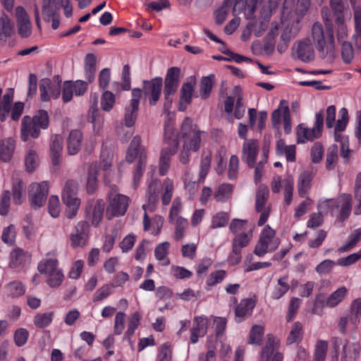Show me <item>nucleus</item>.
Listing matches in <instances>:
<instances>
[{"label":"nucleus","mask_w":361,"mask_h":361,"mask_svg":"<svg viewBox=\"0 0 361 361\" xmlns=\"http://www.w3.org/2000/svg\"><path fill=\"white\" fill-rule=\"evenodd\" d=\"M98 171V166L96 164H92L89 167L87 190L90 194L93 193L97 189Z\"/></svg>","instance_id":"37"},{"label":"nucleus","mask_w":361,"mask_h":361,"mask_svg":"<svg viewBox=\"0 0 361 361\" xmlns=\"http://www.w3.org/2000/svg\"><path fill=\"white\" fill-rule=\"evenodd\" d=\"M54 316V311L37 314L34 317L33 323L37 328H45L51 323Z\"/></svg>","instance_id":"42"},{"label":"nucleus","mask_w":361,"mask_h":361,"mask_svg":"<svg viewBox=\"0 0 361 361\" xmlns=\"http://www.w3.org/2000/svg\"><path fill=\"white\" fill-rule=\"evenodd\" d=\"M214 83V75L203 77L200 82V95L202 99H207L212 92Z\"/></svg>","instance_id":"36"},{"label":"nucleus","mask_w":361,"mask_h":361,"mask_svg":"<svg viewBox=\"0 0 361 361\" xmlns=\"http://www.w3.org/2000/svg\"><path fill=\"white\" fill-rule=\"evenodd\" d=\"M230 5L227 1H224L222 6L215 11L214 17L217 25H221L230 13Z\"/></svg>","instance_id":"56"},{"label":"nucleus","mask_w":361,"mask_h":361,"mask_svg":"<svg viewBox=\"0 0 361 361\" xmlns=\"http://www.w3.org/2000/svg\"><path fill=\"white\" fill-rule=\"evenodd\" d=\"M82 133L79 130H73L67 138V150L70 155H75L80 150L82 144Z\"/></svg>","instance_id":"24"},{"label":"nucleus","mask_w":361,"mask_h":361,"mask_svg":"<svg viewBox=\"0 0 361 361\" xmlns=\"http://www.w3.org/2000/svg\"><path fill=\"white\" fill-rule=\"evenodd\" d=\"M180 69L178 67H171L168 69L164 84V96L165 102L164 104V110L168 111L172 103L171 95L174 94L178 87L180 82Z\"/></svg>","instance_id":"9"},{"label":"nucleus","mask_w":361,"mask_h":361,"mask_svg":"<svg viewBox=\"0 0 361 361\" xmlns=\"http://www.w3.org/2000/svg\"><path fill=\"white\" fill-rule=\"evenodd\" d=\"M295 49L298 58L303 62H309L314 59V51L309 39L298 42Z\"/></svg>","instance_id":"22"},{"label":"nucleus","mask_w":361,"mask_h":361,"mask_svg":"<svg viewBox=\"0 0 361 361\" xmlns=\"http://www.w3.org/2000/svg\"><path fill=\"white\" fill-rule=\"evenodd\" d=\"M294 181L292 177L283 179V188L284 190V201L287 205L290 204L293 199Z\"/></svg>","instance_id":"54"},{"label":"nucleus","mask_w":361,"mask_h":361,"mask_svg":"<svg viewBox=\"0 0 361 361\" xmlns=\"http://www.w3.org/2000/svg\"><path fill=\"white\" fill-rule=\"evenodd\" d=\"M89 224L85 221H79L70 235V244L73 248L84 247L88 240Z\"/></svg>","instance_id":"17"},{"label":"nucleus","mask_w":361,"mask_h":361,"mask_svg":"<svg viewBox=\"0 0 361 361\" xmlns=\"http://www.w3.org/2000/svg\"><path fill=\"white\" fill-rule=\"evenodd\" d=\"M255 306V300L250 298L242 300L235 309L236 322H240L245 318L250 317Z\"/></svg>","instance_id":"23"},{"label":"nucleus","mask_w":361,"mask_h":361,"mask_svg":"<svg viewBox=\"0 0 361 361\" xmlns=\"http://www.w3.org/2000/svg\"><path fill=\"white\" fill-rule=\"evenodd\" d=\"M10 264L13 267L24 266L29 261V256L20 248L15 249L11 254Z\"/></svg>","instance_id":"38"},{"label":"nucleus","mask_w":361,"mask_h":361,"mask_svg":"<svg viewBox=\"0 0 361 361\" xmlns=\"http://www.w3.org/2000/svg\"><path fill=\"white\" fill-rule=\"evenodd\" d=\"M360 348L356 343H347L343 348L341 361H356L359 357Z\"/></svg>","instance_id":"31"},{"label":"nucleus","mask_w":361,"mask_h":361,"mask_svg":"<svg viewBox=\"0 0 361 361\" xmlns=\"http://www.w3.org/2000/svg\"><path fill=\"white\" fill-rule=\"evenodd\" d=\"M116 101L115 94L108 90H104L101 97V107L105 111H109Z\"/></svg>","instance_id":"52"},{"label":"nucleus","mask_w":361,"mask_h":361,"mask_svg":"<svg viewBox=\"0 0 361 361\" xmlns=\"http://www.w3.org/2000/svg\"><path fill=\"white\" fill-rule=\"evenodd\" d=\"M164 141L168 146L161 149L159 161V173L161 176H164L168 172L171 158L177 152L179 145L177 134L169 123H165Z\"/></svg>","instance_id":"3"},{"label":"nucleus","mask_w":361,"mask_h":361,"mask_svg":"<svg viewBox=\"0 0 361 361\" xmlns=\"http://www.w3.org/2000/svg\"><path fill=\"white\" fill-rule=\"evenodd\" d=\"M140 98L141 90L139 88L133 89L132 99L124 109L123 122L126 127L133 126L137 120Z\"/></svg>","instance_id":"13"},{"label":"nucleus","mask_w":361,"mask_h":361,"mask_svg":"<svg viewBox=\"0 0 361 361\" xmlns=\"http://www.w3.org/2000/svg\"><path fill=\"white\" fill-rule=\"evenodd\" d=\"M348 289L345 286H341L333 292L324 302L323 305L333 308L341 302L345 298Z\"/></svg>","instance_id":"29"},{"label":"nucleus","mask_w":361,"mask_h":361,"mask_svg":"<svg viewBox=\"0 0 361 361\" xmlns=\"http://www.w3.org/2000/svg\"><path fill=\"white\" fill-rule=\"evenodd\" d=\"M15 32L14 24L12 20L5 13L0 17V41L5 42Z\"/></svg>","instance_id":"27"},{"label":"nucleus","mask_w":361,"mask_h":361,"mask_svg":"<svg viewBox=\"0 0 361 361\" xmlns=\"http://www.w3.org/2000/svg\"><path fill=\"white\" fill-rule=\"evenodd\" d=\"M275 231L269 226H267L262 230L259 242L255 247V255L262 257L267 252L276 250L279 245V240L275 238Z\"/></svg>","instance_id":"10"},{"label":"nucleus","mask_w":361,"mask_h":361,"mask_svg":"<svg viewBox=\"0 0 361 361\" xmlns=\"http://www.w3.org/2000/svg\"><path fill=\"white\" fill-rule=\"evenodd\" d=\"M361 239V228L356 229L349 237V241L338 248L339 252H345L353 249Z\"/></svg>","instance_id":"51"},{"label":"nucleus","mask_w":361,"mask_h":361,"mask_svg":"<svg viewBox=\"0 0 361 361\" xmlns=\"http://www.w3.org/2000/svg\"><path fill=\"white\" fill-rule=\"evenodd\" d=\"M15 148L14 141L9 138L0 140V161H8Z\"/></svg>","instance_id":"34"},{"label":"nucleus","mask_w":361,"mask_h":361,"mask_svg":"<svg viewBox=\"0 0 361 361\" xmlns=\"http://www.w3.org/2000/svg\"><path fill=\"white\" fill-rule=\"evenodd\" d=\"M354 197L356 205L354 208L355 215L361 214V172L359 173L355 178L354 186Z\"/></svg>","instance_id":"46"},{"label":"nucleus","mask_w":361,"mask_h":361,"mask_svg":"<svg viewBox=\"0 0 361 361\" xmlns=\"http://www.w3.org/2000/svg\"><path fill=\"white\" fill-rule=\"evenodd\" d=\"M299 30L300 28L298 22L295 25H293L291 27L286 26L281 36L282 42L286 44H288L290 39L297 35Z\"/></svg>","instance_id":"61"},{"label":"nucleus","mask_w":361,"mask_h":361,"mask_svg":"<svg viewBox=\"0 0 361 361\" xmlns=\"http://www.w3.org/2000/svg\"><path fill=\"white\" fill-rule=\"evenodd\" d=\"M6 291L8 296L11 298H18L24 295L25 287L21 281H14L6 286Z\"/></svg>","instance_id":"41"},{"label":"nucleus","mask_w":361,"mask_h":361,"mask_svg":"<svg viewBox=\"0 0 361 361\" xmlns=\"http://www.w3.org/2000/svg\"><path fill=\"white\" fill-rule=\"evenodd\" d=\"M78 183L73 180L66 182L63 192L62 201L66 205L65 215L68 219H73L77 215L80 205V200L77 196Z\"/></svg>","instance_id":"6"},{"label":"nucleus","mask_w":361,"mask_h":361,"mask_svg":"<svg viewBox=\"0 0 361 361\" xmlns=\"http://www.w3.org/2000/svg\"><path fill=\"white\" fill-rule=\"evenodd\" d=\"M229 220V215L226 212H221L216 214L212 220L211 228H217L224 227L227 225Z\"/></svg>","instance_id":"59"},{"label":"nucleus","mask_w":361,"mask_h":361,"mask_svg":"<svg viewBox=\"0 0 361 361\" xmlns=\"http://www.w3.org/2000/svg\"><path fill=\"white\" fill-rule=\"evenodd\" d=\"M170 247V243L168 242H164L159 243L154 250V256L158 261H161L162 264L168 266L170 264V260L167 257L169 250Z\"/></svg>","instance_id":"40"},{"label":"nucleus","mask_w":361,"mask_h":361,"mask_svg":"<svg viewBox=\"0 0 361 361\" xmlns=\"http://www.w3.org/2000/svg\"><path fill=\"white\" fill-rule=\"evenodd\" d=\"M163 87V80L161 77H157L142 82L141 96L143 95L145 101H147L149 106H155L159 100Z\"/></svg>","instance_id":"12"},{"label":"nucleus","mask_w":361,"mask_h":361,"mask_svg":"<svg viewBox=\"0 0 361 361\" xmlns=\"http://www.w3.org/2000/svg\"><path fill=\"white\" fill-rule=\"evenodd\" d=\"M324 125V116L322 112H318L315 115L314 126L312 128L305 126L301 123L297 127V142L298 144L305 143L307 141H312L320 137Z\"/></svg>","instance_id":"11"},{"label":"nucleus","mask_w":361,"mask_h":361,"mask_svg":"<svg viewBox=\"0 0 361 361\" xmlns=\"http://www.w3.org/2000/svg\"><path fill=\"white\" fill-rule=\"evenodd\" d=\"M141 319V315L139 312H136L133 313L128 322V329L126 332V338L130 339V337L134 334L135 329L140 324Z\"/></svg>","instance_id":"58"},{"label":"nucleus","mask_w":361,"mask_h":361,"mask_svg":"<svg viewBox=\"0 0 361 361\" xmlns=\"http://www.w3.org/2000/svg\"><path fill=\"white\" fill-rule=\"evenodd\" d=\"M290 113L287 101L282 99L277 109L274 110L271 114V123L274 126L281 123V117L283 119L286 114Z\"/></svg>","instance_id":"35"},{"label":"nucleus","mask_w":361,"mask_h":361,"mask_svg":"<svg viewBox=\"0 0 361 361\" xmlns=\"http://www.w3.org/2000/svg\"><path fill=\"white\" fill-rule=\"evenodd\" d=\"M295 145H286L283 140H280L277 142L276 153L279 155L284 154L288 161H295Z\"/></svg>","instance_id":"33"},{"label":"nucleus","mask_w":361,"mask_h":361,"mask_svg":"<svg viewBox=\"0 0 361 361\" xmlns=\"http://www.w3.org/2000/svg\"><path fill=\"white\" fill-rule=\"evenodd\" d=\"M233 192V185L230 183L220 185L214 192V198L217 202H226L228 200Z\"/></svg>","instance_id":"43"},{"label":"nucleus","mask_w":361,"mask_h":361,"mask_svg":"<svg viewBox=\"0 0 361 361\" xmlns=\"http://www.w3.org/2000/svg\"><path fill=\"white\" fill-rule=\"evenodd\" d=\"M50 154L52 164L58 166L60 164V158L63 149V138L59 135H54L50 140Z\"/></svg>","instance_id":"26"},{"label":"nucleus","mask_w":361,"mask_h":361,"mask_svg":"<svg viewBox=\"0 0 361 361\" xmlns=\"http://www.w3.org/2000/svg\"><path fill=\"white\" fill-rule=\"evenodd\" d=\"M25 165L27 172H33L38 165V157L35 152L30 151L25 159Z\"/></svg>","instance_id":"64"},{"label":"nucleus","mask_w":361,"mask_h":361,"mask_svg":"<svg viewBox=\"0 0 361 361\" xmlns=\"http://www.w3.org/2000/svg\"><path fill=\"white\" fill-rule=\"evenodd\" d=\"M279 344L274 338L269 335L264 347L262 348L259 361H283V355L278 350Z\"/></svg>","instance_id":"18"},{"label":"nucleus","mask_w":361,"mask_h":361,"mask_svg":"<svg viewBox=\"0 0 361 361\" xmlns=\"http://www.w3.org/2000/svg\"><path fill=\"white\" fill-rule=\"evenodd\" d=\"M130 199L128 196L119 194L117 190L112 188L109 192V204L106 211L108 219L114 216H123L128 207Z\"/></svg>","instance_id":"8"},{"label":"nucleus","mask_w":361,"mask_h":361,"mask_svg":"<svg viewBox=\"0 0 361 361\" xmlns=\"http://www.w3.org/2000/svg\"><path fill=\"white\" fill-rule=\"evenodd\" d=\"M193 93V87L190 82H184L180 89L179 110L184 111L190 104Z\"/></svg>","instance_id":"28"},{"label":"nucleus","mask_w":361,"mask_h":361,"mask_svg":"<svg viewBox=\"0 0 361 361\" xmlns=\"http://www.w3.org/2000/svg\"><path fill=\"white\" fill-rule=\"evenodd\" d=\"M312 41L322 59L331 61L335 56L334 32L327 28L324 32L322 25L319 23L313 24L311 30Z\"/></svg>","instance_id":"1"},{"label":"nucleus","mask_w":361,"mask_h":361,"mask_svg":"<svg viewBox=\"0 0 361 361\" xmlns=\"http://www.w3.org/2000/svg\"><path fill=\"white\" fill-rule=\"evenodd\" d=\"M233 94H234L237 98L234 116L236 118L240 119L243 117L245 113V107L242 104L243 95L240 86L234 87L233 89Z\"/></svg>","instance_id":"49"},{"label":"nucleus","mask_w":361,"mask_h":361,"mask_svg":"<svg viewBox=\"0 0 361 361\" xmlns=\"http://www.w3.org/2000/svg\"><path fill=\"white\" fill-rule=\"evenodd\" d=\"M104 203L102 200H97L94 209L92 214V223L94 226H97L102 219L104 211Z\"/></svg>","instance_id":"60"},{"label":"nucleus","mask_w":361,"mask_h":361,"mask_svg":"<svg viewBox=\"0 0 361 361\" xmlns=\"http://www.w3.org/2000/svg\"><path fill=\"white\" fill-rule=\"evenodd\" d=\"M350 322L356 327L360 322L361 318V298L353 300L349 307Z\"/></svg>","instance_id":"32"},{"label":"nucleus","mask_w":361,"mask_h":361,"mask_svg":"<svg viewBox=\"0 0 361 361\" xmlns=\"http://www.w3.org/2000/svg\"><path fill=\"white\" fill-rule=\"evenodd\" d=\"M328 350V343L325 341H318L315 345L313 361H324Z\"/></svg>","instance_id":"53"},{"label":"nucleus","mask_w":361,"mask_h":361,"mask_svg":"<svg viewBox=\"0 0 361 361\" xmlns=\"http://www.w3.org/2000/svg\"><path fill=\"white\" fill-rule=\"evenodd\" d=\"M18 32L22 37H27L31 35L32 25L30 18L23 6L16 8Z\"/></svg>","instance_id":"20"},{"label":"nucleus","mask_w":361,"mask_h":361,"mask_svg":"<svg viewBox=\"0 0 361 361\" xmlns=\"http://www.w3.org/2000/svg\"><path fill=\"white\" fill-rule=\"evenodd\" d=\"M181 133L184 138V144L179 154L180 162L187 164L190 160V150L197 151L200 147L201 132L192 126L190 118H185L181 126Z\"/></svg>","instance_id":"2"},{"label":"nucleus","mask_w":361,"mask_h":361,"mask_svg":"<svg viewBox=\"0 0 361 361\" xmlns=\"http://www.w3.org/2000/svg\"><path fill=\"white\" fill-rule=\"evenodd\" d=\"M338 147L336 145H331L326 152V168L327 170H333L338 161Z\"/></svg>","instance_id":"45"},{"label":"nucleus","mask_w":361,"mask_h":361,"mask_svg":"<svg viewBox=\"0 0 361 361\" xmlns=\"http://www.w3.org/2000/svg\"><path fill=\"white\" fill-rule=\"evenodd\" d=\"M341 56L343 61L346 63H350L354 57V51L352 44L346 41L341 43Z\"/></svg>","instance_id":"63"},{"label":"nucleus","mask_w":361,"mask_h":361,"mask_svg":"<svg viewBox=\"0 0 361 361\" xmlns=\"http://www.w3.org/2000/svg\"><path fill=\"white\" fill-rule=\"evenodd\" d=\"M173 182L169 178H166L164 181V193L162 195V203L168 205L171 200L173 192Z\"/></svg>","instance_id":"55"},{"label":"nucleus","mask_w":361,"mask_h":361,"mask_svg":"<svg viewBox=\"0 0 361 361\" xmlns=\"http://www.w3.org/2000/svg\"><path fill=\"white\" fill-rule=\"evenodd\" d=\"M54 0H49L47 1L46 0H43V6H42V16L43 19L47 21H51V19L58 16L57 11L58 8L54 7Z\"/></svg>","instance_id":"48"},{"label":"nucleus","mask_w":361,"mask_h":361,"mask_svg":"<svg viewBox=\"0 0 361 361\" xmlns=\"http://www.w3.org/2000/svg\"><path fill=\"white\" fill-rule=\"evenodd\" d=\"M302 329L303 326L300 322H295L293 324L289 335L287 337V344L291 345L295 343H299L302 338Z\"/></svg>","instance_id":"39"},{"label":"nucleus","mask_w":361,"mask_h":361,"mask_svg":"<svg viewBox=\"0 0 361 361\" xmlns=\"http://www.w3.org/2000/svg\"><path fill=\"white\" fill-rule=\"evenodd\" d=\"M259 152V144L256 140H249L244 142L242 149V160L249 168H254Z\"/></svg>","instance_id":"19"},{"label":"nucleus","mask_w":361,"mask_h":361,"mask_svg":"<svg viewBox=\"0 0 361 361\" xmlns=\"http://www.w3.org/2000/svg\"><path fill=\"white\" fill-rule=\"evenodd\" d=\"M262 7L261 8V15L264 18L271 16L272 11L276 8L279 0H260Z\"/></svg>","instance_id":"57"},{"label":"nucleus","mask_w":361,"mask_h":361,"mask_svg":"<svg viewBox=\"0 0 361 361\" xmlns=\"http://www.w3.org/2000/svg\"><path fill=\"white\" fill-rule=\"evenodd\" d=\"M264 328L261 325H253L249 336L248 343L252 345H259L264 335Z\"/></svg>","instance_id":"47"},{"label":"nucleus","mask_w":361,"mask_h":361,"mask_svg":"<svg viewBox=\"0 0 361 361\" xmlns=\"http://www.w3.org/2000/svg\"><path fill=\"white\" fill-rule=\"evenodd\" d=\"M252 233H240L235 235L232 243V252L231 253L228 261L231 265L238 264L241 260V250L246 247L251 238Z\"/></svg>","instance_id":"15"},{"label":"nucleus","mask_w":361,"mask_h":361,"mask_svg":"<svg viewBox=\"0 0 361 361\" xmlns=\"http://www.w3.org/2000/svg\"><path fill=\"white\" fill-rule=\"evenodd\" d=\"M269 189L267 187H259L256 194L255 209L257 212H262L269 198Z\"/></svg>","instance_id":"44"},{"label":"nucleus","mask_w":361,"mask_h":361,"mask_svg":"<svg viewBox=\"0 0 361 361\" xmlns=\"http://www.w3.org/2000/svg\"><path fill=\"white\" fill-rule=\"evenodd\" d=\"M25 191V185L22 180H18L13 185V200L16 204H20L23 202V193Z\"/></svg>","instance_id":"62"},{"label":"nucleus","mask_w":361,"mask_h":361,"mask_svg":"<svg viewBox=\"0 0 361 361\" xmlns=\"http://www.w3.org/2000/svg\"><path fill=\"white\" fill-rule=\"evenodd\" d=\"M324 204L331 209L333 213L340 207V219L342 221L348 218L352 209V197L350 195H343L336 200L326 201Z\"/></svg>","instance_id":"16"},{"label":"nucleus","mask_w":361,"mask_h":361,"mask_svg":"<svg viewBox=\"0 0 361 361\" xmlns=\"http://www.w3.org/2000/svg\"><path fill=\"white\" fill-rule=\"evenodd\" d=\"M49 190V184L47 181L40 183H33L30 185L29 199L31 206L34 209L42 207L47 200Z\"/></svg>","instance_id":"14"},{"label":"nucleus","mask_w":361,"mask_h":361,"mask_svg":"<svg viewBox=\"0 0 361 361\" xmlns=\"http://www.w3.org/2000/svg\"><path fill=\"white\" fill-rule=\"evenodd\" d=\"M41 274L47 276V283L51 288L59 287L64 278L63 274L58 267V260L54 258L42 260L37 267Z\"/></svg>","instance_id":"7"},{"label":"nucleus","mask_w":361,"mask_h":361,"mask_svg":"<svg viewBox=\"0 0 361 361\" xmlns=\"http://www.w3.org/2000/svg\"><path fill=\"white\" fill-rule=\"evenodd\" d=\"M49 115L44 110H39L33 117L25 116L21 122V139L27 141L29 136L37 138L42 129L49 126Z\"/></svg>","instance_id":"4"},{"label":"nucleus","mask_w":361,"mask_h":361,"mask_svg":"<svg viewBox=\"0 0 361 361\" xmlns=\"http://www.w3.org/2000/svg\"><path fill=\"white\" fill-rule=\"evenodd\" d=\"M40 99L42 102H49L51 99H58L61 90L58 86H54L49 78H43L39 83Z\"/></svg>","instance_id":"21"},{"label":"nucleus","mask_w":361,"mask_h":361,"mask_svg":"<svg viewBox=\"0 0 361 361\" xmlns=\"http://www.w3.org/2000/svg\"><path fill=\"white\" fill-rule=\"evenodd\" d=\"M312 175L310 172L305 171L302 172L298 178V192L301 197H304L311 188Z\"/></svg>","instance_id":"30"},{"label":"nucleus","mask_w":361,"mask_h":361,"mask_svg":"<svg viewBox=\"0 0 361 361\" xmlns=\"http://www.w3.org/2000/svg\"><path fill=\"white\" fill-rule=\"evenodd\" d=\"M207 331V321L204 317H195L193 326L190 329V342L196 343L199 337L204 336Z\"/></svg>","instance_id":"25"},{"label":"nucleus","mask_w":361,"mask_h":361,"mask_svg":"<svg viewBox=\"0 0 361 361\" xmlns=\"http://www.w3.org/2000/svg\"><path fill=\"white\" fill-rule=\"evenodd\" d=\"M171 224H175V239L176 240H180L183 238L185 231L188 226V222L186 219L183 217H177L176 219L173 222H171Z\"/></svg>","instance_id":"50"},{"label":"nucleus","mask_w":361,"mask_h":361,"mask_svg":"<svg viewBox=\"0 0 361 361\" xmlns=\"http://www.w3.org/2000/svg\"><path fill=\"white\" fill-rule=\"evenodd\" d=\"M141 142L140 136H135L128 149L126 157V161L130 164L138 157V161L133 173V185L135 187L138 185L147 163V152L145 148L141 145Z\"/></svg>","instance_id":"5"}]
</instances>
